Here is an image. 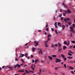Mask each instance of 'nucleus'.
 Returning <instances> with one entry per match:
<instances>
[{"label": "nucleus", "mask_w": 75, "mask_h": 75, "mask_svg": "<svg viewBox=\"0 0 75 75\" xmlns=\"http://www.w3.org/2000/svg\"><path fill=\"white\" fill-rule=\"evenodd\" d=\"M71 20V18H67L66 19V18H65L64 19V21L66 23L67 21H69V20Z\"/></svg>", "instance_id": "nucleus-1"}, {"label": "nucleus", "mask_w": 75, "mask_h": 75, "mask_svg": "<svg viewBox=\"0 0 75 75\" xmlns=\"http://www.w3.org/2000/svg\"><path fill=\"white\" fill-rule=\"evenodd\" d=\"M56 63H58V62H60L61 60L60 59H56Z\"/></svg>", "instance_id": "nucleus-2"}, {"label": "nucleus", "mask_w": 75, "mask_h": 75, "mask_svg": "<svg viewBox=\"0 0 75 75\" xmlns=\"http://www.w3.org/2000/svg\"><path fill=\"white\" fill-rule=\"evenodd\" d=\"M34 43L35 44H36L35 45V46L36 47H37V45H38V42L37 41H35V42H34Z\"/></svg>", "instance_id": "nucleus-3"}, {"label": "nucleus", "mask_w": 75, "mask_h": 75, "mask_svg": "<svg viewBox=\"0 0 75 75\" xmlns=\"http://www.w3.org/2000/svg\"><path fill=\"white\" fill-rule=\"evenodd\" d=\"M67 13H68L69 14H70V13H71V11H70L69 9H68L67 10Z\"/></svg>", "instance_id": "nucleus-4"}, {"label": "nucleus", "mask_w": 75, "mask_h": 75, "mask_svg": "<svg viewBox=\"0 0 75 75\" xmlns=\"http://www.w3.org/2000/svg\"><path fill=\"white\" fill-rule=\"evenodd\" d=\"M57 23L55 22L54 24V26L56 28H58V26H57Z\"/></svg>", "instance_id": "nucleus-5"}, {"label": "nucleus", "mask_w": 75, "mask_h": 75, "mask_svg": "<svg viewBox=\"0 0 75 75\" xmlns=\"http://www.w3.org/2000/svg\"><path fill=\"white\" fill-rule=\"evenodd\" d=\"M16 68H20V67H21V65H20V64L16 65Z\"/></svg>", "instance_id": "nucleus-6"}, {"label": "nucleus", "mask_w": 75, "mask_h": 75, "mask_svg": "<svg viewBox=\"0 0 75 75\" xmlns=\"http://www.w3.org/2000/svg\"><path fill=\"white\" fill-rule=\"evenodd\" d=\"M62 29L63 30H65V28L66 27L65 26V25H62Z\"/></svg>", "instance_id": "nucleus-7"}, {"label": "nucleus", "mask_w": 75, "mask_h": 75, "mask_svg": "<svg viewBox=\"0 0 75 75\" xmlns=\"http://www.w3.org/2000/svg\"><path fill=\"white\" fill-rule=\"evenodd\" d=\"M24 55H25L24 54H21L20 57V58H22V57H24Z\"/></svg>", "instance_id": "nucleus-8"}, {"label": "nucleus", "mask_w": 75, "mask_h": 75, "mask_svg": "<svg viewBox=\"0 0 75 75\" xmlns=\"http://www.w3.org/2000/svg\"><path fill=\"white\" fill-rule=\"evenodd\" d=\"M61 56L63 58H65V55H64L61 54Z\"/></svg>", "instance_id": "nucleus-9"}, {"label": "nucleus", "mask_w": 75, "mask_h": 75, "mask_svg": "<svg viewBox=\"0 0 75 75\" xmlns=\"http://www.w3.org/2000/svg\"><path fill=\"white\" fill-rule=\"evenodd\" d=\"M67 48V46H63V50H65V49H66V48Z\"/></svg>", "instance_id": "nucleus-10"}, {"label": "nucleus", "mask_w": 75, "mask_h": 75, "mask_svg": "<svg viewBox=\"0 0 75 75\" xmlns=\"http://www.w3.org/2000/svg\"><path fill=\"white\" fill-rule=\"evenodd\" d=\"M67 58H69V59H72L73 58L72 57H71V56H68Z\"/></svg>", "instance_id": "nucleus-11"}, {"label": "nucleus", "mask_w": 75, "mask_h": 75, "mask_svg": "<svg viewBox=\"0 0 75 75\" xmlns=\"http://www.w3.org/2000/svg\"><path fill=\"white\" fill-rule=\"evenodd\" d=\"M38 54H40V53H41V54H42V51L41 50H40V51H38Z\"/></svg>", "instance_id": "nucleus-12"}, {"label": "nucleus", "mask_w": 75, "mask_h": 75, "mask_svg": "<svg viewBox=\"0 0 75 75\" xmlns=\"http://www.w3.org/2000/svg\"><path fill=\"white\" fill-rule=\"evenodd\" d=\"M70 31L71 32H72V33H75V31L73 29H71L70 30Z\"/></svg>", "instance_id": "nucleus-13"}, {"label": "nucleus", "mask_w": 75, "mask_h": 75, "mask_svg": "<svg viewBox=\"0 0 75 75\" xmlns=\"http://www.w3.org/2000/svg\"><path fill=\"white\" fill-rule=\"evenodd\" d=\"M69 68H70V69H72V70H73L74 69V67H71V66H70L69 67Z\"/></svg>", "instance_id": "nucleus-14"}, {"label": "nucleus", "mask_w": 75, "mask_h": 75, "mask_svg": "<svg viewBox=\"0 0 75 75\" xmlns=\"http://www.w3.org/2000/svg\"><path fill=\"white\" fill-rule=\"evenodd\" d=\"M49 58L50 59V60H52V57H51V56H49Z\"/></svg>", "instance_id": "nucleus-15"}, {"label": "nucleus", "mask_w": 75, "mask_h": 75, "mask_svg": "<svg viewBox=\"0 0 75 75\" xmlns=\"http://www.w3.org/2000/svg\"><path fill=\"white\" fill-rule=\"evenodd\" d=\"M35 48L33 47L32 49V51L33 52H34L35 51Z\"/></svg>", "instance_id": "nucleus-16"}, {"label": "nucleus", "mask_w": 75, "mask_h": 75, "mask_svg": "<svg viewBox=\"0 0 75 75\" xmlns=\"http://www.w3.org/2000/svg\"><path fill=\"white\" fill-rule=\"evenodd\" d=\"M24 71V70H21L19 71V72H23Z\"/></svg>", "instance_id": "nucleus-17"}, {"label": "nucleus", "mask_w": 75, "mask_h": 75, "mask_svg": "<svg viewBox=\"0 0 75 75\" xmlns=\"http://www.w3.org/2000/svg\"><path fill=\"white\" fill-rule=\"evenodd\" d=\"M38 61V59H36L35 61V64H37Z\"/></svg>", "instance_id": "nucleus-18"}, {"label": "nucleus", "mask_w": 75, "mask_h": 75, "mask_svg": "<svg viewBox=\"0 0 75 75\" xmlns=\"http://www.w3.org/2000/svg\"><path fill=\"white\" fill-rule=\"evenodd\" d=\"M67 45L68 46L69 45V44H70V42L69 41H68L67 42Z\"/></svg>", "instance_id": "nucleus-19"}, {"label": "nucleus", "mask_w": 75, "mask_h": 75, "mask_svg": "<svg viewBox=\"0 0 75 75\" xmlns=\"http://www.w3.org/2000/svg\"><path fill=\"white\" fill-rule=\"evenodd\" d=\"M58 25L59 26H61V23L59 22L58 23Z\"/></svg>", "instance_id": "nucleus-20"}, {"label": "nucleus", "mask_w": 75, "mask_h": 75, "mask_svg": "<svg viewBox=\"0 0 75 75\" xmlns=\"http://www.w3.org/2000/svg\"><path fill=\"white\" fill-rule=\"evenodd\" d=\"M48 42V40H46V41H45L44 42L45 44H47Z\"/></svg>", "instance_id": "nucleus-21"}, {"label": "nucleus", "mask_w": 75, "mask_h": 75, "mask_svg": "<svg viewBox=\"0 0 75 75\" xmlns=\"http://www.w3.org/2000/svg\"><path fill=\"white\" fill-rule=\"evenodd\" d=\"M55 32L56 34H58V32L57 31V30L55 29Z\"/></svg>", "instance_id": "nucleus-22"}, {"label": "nucleus", "mask_w": 75, "mask_h": 75, "mask_svg": "<svg viewBox=\"0 0 75 75\" xmlns=\"http://www.w3.org/2000/svg\"><path fill=\"white\" fill-rule=\"evenodd\" d=\"M48 37H51V35H50V34H49L48 35H47Z\"/></svg>", "instance_id": "nucleus-23"}, {"label": "nucleus", "mask_w": 75, "mask_h": 75, "mask_svg": "<svg viewBox=\"0 0 75 75\" xmlns=\"http://www.w3.org/2000/svg\"><path fill=\"white\" fill-rule=\"evenodd\" d=\"M24 56H25V57H26V58H27V53H25V54Z\"/></svg>", "instance_id": "nucleus-24"}, {"label": "nucleus", "mask_w": 75, "mask_h": 75, "mask_svg": "<svg viewBox=\"0 0 75 75\" xmlns=\"http://www.w3.org/2000/svg\"><path fill=\"white\" fill-rule=\"evenodd\" d=\"M69 52H70V53H71V54H74V52H72V51L71 50L69 51Z\"/></svg>", "instance_id": "nucleus-25"}, {"label": "nucleus", "mask_w": 75, "mask_h": 75, "mask_svg": "<svg viewBox=\"0 0 75 75\" xmlns=\"http://www.w3.org/2000/svg\"><path fill=\"white\" fill-rule=\"evenodd\" d=\"M64 44H65V45H67V41H65L64 42Z\"/></svg>", "instance_id": "nucleus-26"}, {"label": "nucleus", "mask_w": 75, "mask_h": 75, "mask_svg": "<svg viewBox=\"0 0 75 75\" xmlns=\"http://www.w3.org/2000/svg\"><path fill=\"white\" fill-rule=\"evenodd\" d=\"M71 42L73 43V44H75V41L74 40H72L71 41Z\"/></svg>", "instance_id": "nucleus-27"}, {"label": "nucleus", "mask_w": 75, "mask_h": 75, "mask_svg": "<svg viewBox=\"0 0 75 75\" xmlns=\"http://www.w3.org/2000/svg\"><path fill=\"white\" fill-rule=\"evenodd\" d=\"M47 38H48V39H47V41H48L50 40H51V39H50V38L49 37H48Z\"/></svg>", "instance_id": "nucleus-28"}, {"label": "nucleus", "mask_w": 75, "mask_h": 75, "mask_svg": "<svg viewBox=\"0 0 75 75\" xmlns=\"http://www.w3.org/2000/svg\"><path fill=\"white\" fill-rule=\"evenodd\" d=\"M25 72L26 73H27V74H28V73H30V72H28V71L27 70H25Z\"/></svg>", "instance_id": "nucleus-29"}, {"label": "nucleus", "mask_w": 75, "mask_h": 75, "mask_svg": "<svg viewBox=\"0 0 75 75\" xmlns=\"http://www.w3.org/2000/svg\"><path fill=\"white\" fill-rule=\"evenodd\" d=\"M58 45H59V47H61V44L59 43V42H58Z\"/></svg>", "instance_id": "nucleus-30"}, {"label": "nucleus", "mask_w": 75, "mask_h": 75, "mask_svg": "<svg viewBox=\"0 0 75 75\" xmlns=\"http://www.w3.org/2000/svg\"><path fill=\"white\" fill-rule=\"evenodd\" d=\"M62 48H61V49H59L58 50L59 52V51H61V50H62Z\"/></svg>", "instance_id": "nucleus-31"}, {"label": "nucleus", "mask_w": 75, "mask_h": 75, "mask_svg": "<svg viewBox=\"0 0 75 75\" xmlns=\"http://www.w3.org/2000/svg\"><path fill=\"white\" fill-rule=\"evenodd\" d=\"M45 45L46 47H48V45H47V44H45Z\"/></svg>", "instance_id": "nucleus-32"}, {"label": "nucleus", "mask_w": 75, "mask_h": 75, "mask_svg": "<svg viewBox=\"0 0 75 75\" xmlns=\"http://www.w3.org/2000/svg\"><path fill=\"white\" fill-rule=\"evenodd\" d=\"M72 47H73V45L70 46L69 47V49H72Z\"/></svg>", "instance_id": "nucleus-33"}, {"label": "nucleus", "mask_w": 75, "mask_h": 75, "mask_svg": "<svg viewBox=\"0 0 75 75\" xmlns=\"http://www.w3.org/2000/svg\"><path fill=\"white\" fill-rule=\"evenodd\" d=\"M53 47H54V48H55V46H54V45H52L51 46V47L53 48Z\"/></svg>", "instance_id": "nucleus-34"}, {"label": "nucleus", "mask_w": 75, "mask_h": 75, "mask_svg": "<svg viewBox=\"0 0 75 75\" xmlns=\"http://www.w3.org/2000/svg\"><path fill=\"white\" fill-rule=\"evenodd\" d=\"M29 72H32V73H34V71H29Z\"/></svg>", "instance_id": "nucleus-35"}, {"label": "nucleus", "mask_w": 75, "mask_h": 75, "mask_svg": "<svg viewBox=\"0 0 75 75\" xmlns=\"http://www.w3.org/2000/svg\"><path fill=\"white\" fill-rule=\"evenodd\" d=\"M70 29H71V30H73L74 29V28L72 26H71L70 28Z\"/></svg>", "instance_id": "nucleus-36"}, {"label": "nucleus", "mask_w": 75, "mask_h": 75, "mask_svg": "<svg viewBox=\"0 0 75 75\" xmlns=\"http://www.w3.org/2000/svg\"><path fill=\"white\" fill-rule=\"evenodd\" d=\"M52 56L53 57H57V55H52Z\"/></svg>", "instance_id": "nucleus-37"}, {"label": "nucleus", "mask_w": 75, "mask_h": 75, "mask_svg": "<svg viewBox=\"0 0 75 75\" xmlns=\"http://www.w3.org/2000/svg\"><path fill=\"white\" fill-rule=\"evenodd\" d=\"M68 55H69V56H72V54H71L69 53H68Z\"/></svg>", "instance_id": "nucleus-38"}, {"label": "nucleus", "mask_w": 75, "mask_h": 75, "mask_svg": "<svg viewBox=\"0 0 75 75\" xmlns=\"http://www.w3.org/2000/svg\"><path fill=\"white\" fill-rule=\"evenodd\" d=\"M66 60H67V57L64 58V62H65V61H66Z\"/></svg>", "instance_id": "nucleus-39"}, {"label": "nucleus", "mask_w": 75, "mask_h": 75, "mask_svg": "<svg viewBox=\"0 0 75 75\" xmlns=\"http://www.w3.org/2000/svg\"><path fill=\"white\" fill-rule=\"evenodd\" d=\"M64 12H65V13H68V11H67V10L65 11Z\"/></svg>", "instance_id": "nucleus-40"}, {"label": "nucleus", "mask_w": 75, "mask_h": 75, "mask_svg": "<svg viewBox=\"0 0 75 75\" xmlns=\"http://www.w3.org/2000/svg\"><path fill=\"white\" fill-rule=\"evenodd\" d=\"M64 66L65 68H67V65L65 64H64Z\"/></svg>", "instance_id": "nucleus-41"}, {"label": "nucleus", "mask_w": 75, "mask_h": 75, "mask_svg": "<svg viewBox=\"0 0 75 75\" xmlns=\"http://www.w3.org/2000/svg\"><path fill=\"white\" fill-rule=\"evenodd\" d=\"M68 24L69 25H71V24H72V23H68Z\"/></svg>", "instance_id": "nucleus-42"}, {"label": "nucleus", "mask_w": 75, "mask_h": 75, "mask_svg": "<svg viewBox=\"0 0 75 75\" xmlns=\"http://www.w3.org/2000/svg\"><path fill=\"white\" fill-rule=\"evenodd\" d=\"M73 27L75 28V24H74L72 26Z\"/></svg>", "instance_id": "nucleus-43"}, {"label": "nucleus", "mask_w": 75, "mask_h": 75, "mask_svg": "<svg viewBox=\"0 0 75 75\" xmlns=\"http://www.w3.org/2000/svg\"><path fill=\"white\" fill-rule=\"evenodd\" d=\"M60 19H61V20H63V19H64V17H62L60 18Z\"/></svg>", "instance_id": "nucleus-44"}, {"label": "nucleus", "mask_w": 75, "mask_h": 75, "mask_svg": "<svg viewBox=\"0 0 75 75\" xmlns=\"http://www.w3.org/2000/svg\"><path fill=\"white\" fill-rule=\"evenodd\" d=\"M71 74H74V71H71Z\"/></svg>", "instance_id": "nucleus-45"}, {"label": "nucleus", "mask_w": 75, "mask_h": 75, "mask_svg": "<svg viewBox=\"0 0 75 75\" xmlns=\"http://www.w3.org/2000/svg\"><path fill=\"white\" fill-rule=\"evenodd\" d=\"M46 31H48V30H49V29L48 28H46Z\"/></svg>", "instance_id": "nucleus-46"}, {"label": "nucleus", "mask_w": 75, "mask_h": 75, "mask_svg": "<svg viewBox=\"0 0 75 75\" xmlns=\"http://www.w3.org/2000/svg\"><path fill=\"white\" fill-rule=\"evenodd\" d=\"M9 68H10V69H13V68L11 67H9Z\"/></svg>", "instance_id": "nucleus-47"}, {"label": "nucleus", "mask_w": 75, "mask_h": 75, "mask_svg": "<svg viewBox=\"0 0 75 75\" xmlns=\"http://www.w3.org/2000/svg\"><path fill=\"white\" fill-rule=\"evenodd\" d=\"M72 35H73L72 33H71V34H70V36L72 37Z\"/></svg>", "instance_id": "nucleus-48"}, {"label": "nucleus", "mask_w": 75, "mask_h": 75, "mask_svg": "<svg viewBox=\"0 0 75 75\" xmlns=\"http://www.w3.org/2000/svg\"><path fill=\"white\" fill-rule=\"evenodd\" d=\"M62 14H61V15L60 14V15L59 16V17H62Z\"/></svg>", "instance_id": "nucleus-49"}, {"label": "nucleus", "mask_w": 75, "mask_h": 75, "mask_svg": "<svg viewBox=\"0 0 75 75\" xmlns=\"http://www.w3.org/2000/svg\"><path fill=\"white\" fill-rule=\"evenodd\" d=\"M14 68L16 69V68H17V67L16 66V65H15V66H14Z\"/></svg>", "instance_id": "nucleus-50"}, {"label": "nucleus", "mask_w": 75, "mask_h": 75, "mask_svg": "<svg viewBox=\"0 0 75 75\" xmlns=\"http://www.w3.org/2000/svg\"><path fill=\"white\" fill-rule=\"evenodd\" d=\"M51 29L52 31H54V29H53V28H52Z\"/></svg>", "instance_id": "nucleus-51"}, {"label": "nucleus", "mask_w": 75, "mask_h": 75, "mask_svg": "<svg viewBox=\"0 0 75 75\" xmlns=\"http://www.w3.org/2000/svg\"><path fill=\"white\" fill-rule=\"evenodd\" d=\"M30 56L31 58H33L34 57V56L33 55H31Z\"/></svg>", "instance_id": "nucleus-52"}, {"label": "nucleus", "mask_w": 75, "mask_h": 75, "mask_svg": "<svg viewBox=\"0 0 75 75\" xmlns=\"http://www.w3.org/2000/svg\"><path fill=\"white\" fill-rule=\"evenodd\" d=\"M64 7H65V8H67V6H66V5H64Z\"/></svg>", "instance_id": "nucleus-53"}, {"label": "nucleus", "mask_w": 75, "mask_h": 75, "mask_svg": "<svg viewBox=\"0 0 75 75\" xmlns=\"http://www.w3.org/2000/svg\"><path fill=\"white\" fill-rule=\"evenodd\" d=\"M58 12V10H56L55 11V13H57V12Z\"/></svg>", "instance_id": "nucleus-54"}, {"label": "nucleus", "mask_w": 75, "mask_h": 75, "mask_svg": "<svg viewBox=\"0 0 75 75\" xmlns=\"http://www.w3.org/2000/svg\"><path fill=\"white\" fill-rule=\"evenodd\" d=\"M32 62L33 63H34V60L33 59H32Z\"/></svg>", "instance_id": "nucleus-55"}, {"label": "nucleus", "mask_w": 75, "mask_h": 75, "mask_svg": "<svg viewBox=\"0 0 75 75\" xmlns=\"http://www.w3.org/2000/svg\"><path fill=\"white\" fill-rule=\"evenodd\" d=\"M38 32H41V30H38Z\"/></svg>", "instance_id": "nucleus-56"}, {"label": "nucleus", "mask_w": 75, "mask_h": 75, "mask_svg": "<svg viewBox=\"0 0 75 75\" xmlns=\"http://www.w3.org/2000/svg\"><path fill=\"white\" fill-rule=\"evenodd\" d=\"M33 67V64H31V67H30L31 68H32Z\"/></svg>", "instance_id": "nucleus-57"}, {"label": "nucleus", "mask_w": 75, "mask_h": 75, "mask_svg": "<svg viewBox=\"0 0 75 75\" xmlns=\"http://www.w3.org/2000/svg\"><path fill=\"white\" fill-rule=\"evenodd\" d=\"M21 61H22L23 62H24V60L22 59H21Z\"/></svg>", "instance_id": "nucleus-58"}, {"label": "nucleus", "mask_w": 75, "mask_h": 75, "mask_svg": "<svg viewBox=\"0 0 75 75\" xmlns=\"http://www.w3.org/2000/svg\"><path fill=\"white\" fill-rule=\"evenodd\" d=\"M5 66H3L2 67V68H5Z\"/></svg>", "instance_id": "nucleus-59"}, {"label": "nucleus", "mask_w": 75, "mask_h": 75, "mask_svg": "<svg viewBox=\"0 0 75 75\" xmlns=\"http://www.w3.org/2000/svg\"><path fill=\"white\" fill-rule=\"evenodd\" d=\"M56 47H57L58 46V44H56L55 45H54Z\"/></svg>", "instance_id": "nucleus-60"}, {"label": "nucleus", "mask_w": 75, "mask_h": 75, "mask_svg": "<svg viewBox=\"0 0 75 75\" xmlns=\"http://www.w3.org/2000/svg\"><path fill=\"white\" fill-rule=\"evenodd\" d=\"M15 59L16 60V61H18V59L17 58H16Z\"/></svg>", "instance_id": "nucleus-61"}, {"label": "nucleus", "mask_w": 75, "mask_h": 75, "mask_svg": "<svg viewBox=\"0 0 75 75\" xmlns=\"http://www.w3.org/2000/svg\"><path fill=\"white\" fill-rule=\"evenodd\" d=\"M32 70H33V71H34V67L32 68Z\"/></svg>", "instance_id": "nucleus-62"}, {"label": "nucleus", "mask_w": 75, "mask_h": 75, "mask_svg": "<svg viewBox=\"0 0 75 75\" xmlns=\"http://www.w3.org/2000/svg\"><path fill=\"white\" fill-rule=\"evenodd\" d=\"M63 16H65V15H66L65 13H63Z\"/></svg>", "instance_id": "nucleus-63"}, {"label": "nucleus", "mask_w": 75, "mask_h": 75, "mask_svg": "<svg viewBox=\"0 0 75 75\" xmlns=\"http://www.w3.org/2000/svg\"><path fill=\"white\" fill-rule=\"evenodd\" d=\"M66 27H68V25H66Z\"/></svg>", "instance_id": "nucleus-64"}]
</instances>
